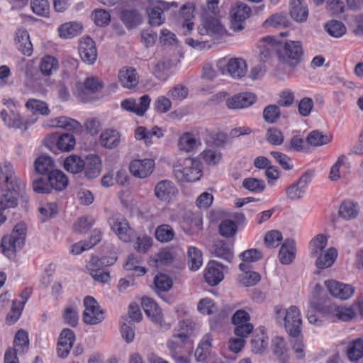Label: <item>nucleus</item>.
<instances>
[{
    "instance_id": "f257e3e1",
    "label": "nucleus",
    "mask_w": 363,
    "mask_h": 363,
    "mask_svg": "<svg viewBox=\"0 0 363 363\" xmlns=\"http://www.w3.org/2000/svg\"><path fill=\"white\" fill-rule=\"evenodd\" d=\"M21 181L16 176L13 166L7 162L0 164V211L14 208L18 206Z\"/></svg>"
},
{
    "instance_id": "f03ea898",
    "label": "nucleus",
    "mask_w": 363,
    "mask_h": 363,
    "mask_svg": "<svg viewBox=\"0 0 363 363\" xmlns=\"http://www.w3.org/2000/svg\"><path fill=\"white\" fill-rule=\"evenodd\" d=\"M67 185V175L56 168L45 177H39L33 181V189L38 194H48L53 189L61 191Z\"/></svg>"
},
{
    "instance_id": "7ed1b4c3",
    "label": "nucleus",
    "mask_w": 363,
    "mask_h": 363,
    "mask_svg": "<svg viewBox=\"0 0 363 363\" xmlns=\"http://www.w3.org/2000/svg\"><path fill=\"white\" fill-rule=\"evenodd\" d=\"M304 51L300 41L286 40L279 43L277 48L279 61L290 69L294 70L303 60Z\"/></svg>"
},
{
    "instance_id": "20e7f679",
    "label": "nucleus",
    "mask_w": 363,
    "mask_h": 363,
    "mask_svg": "<svg viewBox=\"0 0 363 363\" xmlns=\"http://www.w3.org/2000/svg\"><path fill=\"white\" fill-rule=\"evenodd\" d=\"M26 227L23 223H17L9 235L4 236L1 242L3 254L11 259L16 257L18 250L22 249L25 244Z\"/></svg>"
},
{
    "instance_id": "39448f33",
    "label": "nucleus",
    "mask_w": 363,
    "mask_h": 363,
    "mask_svg": "<svg viewBox=\"0 0 363 363\" xmlns=\"http://www.w3.org/2000/svg\"><path fill=\"white\" fill-rule=\"evenodd\" d=\"M202 164L198 159L187 157L182 163L173 166V172L178 181L194 182L202 176Z\"/></svg>"
},
{
    "instance_id": "423d86ee",
    "label": "nucleus",
    "mask_w": 363,
    "mask_h": 363,
    "mask_svg": "<svg viewBox=\"0 0 363 363\" xmlns=\"http://www.w3.org/2000/svg\"><path fill=\"white\" fill-rule=\"evenodd\" d=\"M274 318L279 323H284L287 333L296 334L298 332V325H302V320L299 309L291 306L285 310L281 305L274 307Z\"/></svg>"
},
{
    "instance_id": "0eeeda50",
    "label": "nucleus",
    "mask_w": 363,
    "mask_h": 363,
    "mask_svg": "<svg viewBox=\"0 0 363 363\" xmlns=\"http://www.w3.org/2000/svg\"><path fill=\"white\" fill-rule=\"evenodd\" d=\"M178 4L172 1L171 2L161 0H150L149 6L146 9L148 21L152 26H160L165 22L164 12L171 7L177 8Z\"/></svg>"
},
{
    "instance_id": "6e6552de",
    "label": "nucleus",
    "mask_w": 363,
    "mask_h": 363,
    "mask_svg": "<svg viewBox=\"0 0 363 363\" xmlns=\"http://www.w3.org/2000/svg\"><path fill=\"white\" fill-rule=\"evenodd\" d=\"M179 327L183 331L174 334L167 343L170 355L184 353V346L189 338V330H191L195 324L190 320H183L179 323Z\"/></svg>"
},
{
    "instance_id": "1a4fd4ad",
    "label": "nucleus",
    "mask_w": 363,
    "mask_h": 363,
    "mask_svg": "<svg viewBox=\"0 0 363 363\" xmlns=\"http://www.w3.org/2000/svg\"><path fill=\"white\" fill-rule=\"evenodd\" d=\"M216 67L222 74H228L235 79H240L247 72L246 62L242 58H222L217 62Z\"/></svg>"
},
{
    "instance_id": "9d476101",
    "label": "nucleus",
    "mask_w": 363,
    "mask_h": 363,
    "mask_svg": "<svg viewBox=\"0 0 363 363\" xmlns=\"http://www.w3.org/2000/svg\"><path fill=\"white\" fill-rule=\"evenodd\" d=\"M108 223L111 230L124 242H130L135 236V230L130 226L127 219L120 214L109 218Z\"/></svg>"
},
{
    "instance_id": "9b49d317",
    "label": "nucleus",
    "mask_w": 363,
    "mask_h": 363,
    "mask_svg": "<svg viewBox=\"0 0 363 363\" xmlns=\"http://www.w3.org/2000/svg\"><path fill=\"white\" fill-rule=\"evenodd\" d=\"M85 308L83 313V321L88 325H96L104 319V311L100 308L94 298L87 296L84 299Z\"/></svg>"
},
{
    "instance_id": "f8f14e48",
    "label": "nucleus",
    "mask_w": 363,
    "mask_h": 363,
    "mask_svg": "<svg viewBox=\"0 0 363 363\" xmlns=\"http://www.w3.org/2000/svg\"><path fill=\"white\" fill-rule=\"evenodd\" d=\"M251 13L250 8L244 3H236L230 9V28L233 31H240L245 28V21Z\"/></svg>"
},
{
    "instance_id": "ddd939ff",
    "label": "nucleus",
    "mask_w": 363,
    "mask_h": 363,
    "mask_svg": "<svg viewBox=\"0 0 363 363\" xmlns=\"http://www.w3.org/2000/svg\"><path fill=\"white\" fill-rule=\"evenodd\" d=\"M78 52L82 60L88 65H93L97 59V49L95 42L89 37L80 38Z\"/></svg>"
},
{
    "instance_id": "4468645a",
    "label": "nucleus",
    "mask_w": 363,
    "mask_h": 363,
    "mask_svg": "<svg viewBox=\"0 0 363 363\" xmlns=\"http://www.w3.org/2000/svg\"><path fill=\"white\" fill-rule=\"evenodd\" d=\"M325 284L331 296L341 300L350 298L354 292V287L352 285L333 279L325 281Z\"/></svg>"
},
{
    "instance_id": "2eb2a0df",
    "label": "nucleus",
    "mask_w": 363,
    "mask_h": 363,
    "mask_svg": "<svg viewBox=\"0 0 363 363\" xmlns=\"http://www.w3.org/2000/svg\"><path fill=\"white\" fill-rule=\"evenodd\" d=\"M0 116L5 125L9 128H21L24 130H28V127L37 121L36 118L24 119L19 113L13 111L8 113L6 110H2Z\"/></svg>"
},
{
    "instance_id": "dca6fc26",
    "label": "nucleus",
    "mask_w": 363,
    "mask_h": 363,
    "mask_svg": "<svg viewBox=\"0 0 363 363\" xmlns=\"http://www.w3.org/2000/svg\"><path fill=\"white\" fill-rule=\"evenodd\" d=\"M223 31V28L221 23L213 16L203 18L201 25L198 27V33L201 36L208 35L216 38L220 36Z\"/></svg>"
},
{
    "instance_id": "f3484780",
    "label": "nucleus",
    "mask_w": 363,
    "mask_h": 363,
    "mask_svg": "<svg viewBox=\"0 0 363 363\" xmlns=\"http://www.w3.org/2000/svg\"><path fill=\"white\" fill-rule=\"evenodd\" d=\"M154 191L160 201L169 203L175 198L177 189L172 182L165 179L156 184Z\"/></svg>"
},
{
    "instance_id": "a211bd4d",
    "label": "nucleus",
    "mask_w": 363,
    "mask_h": 363,
    "mask_svg": "<svg viewBox=\"0 0 363 363\" xmlns=\"http://www.w3.org/2000/svg\"><path fill=\"white\" fill-rule=\"evenodd\" d=\"M155 161L152 159L134 160L129 166L131 174L138 178H146L150 176L154 169Z\"/></svg>"
},
{
    "instance_id": "6ab92c4d",
    "label": "nucleus",
    "mask_w": 363,
    "mask_h": 363,
    "mask_svg": "<svg viewBox=\"0 0 363 363\" xmlns=\"http://www.w3.org/2000/svg\"><path fill=\"white\" fill-rule=\"evenodd\" d=\"M223 264L215 260H210L205 269L206 281L211 286L218 285L223 279Z\"/></svg>"
},
{
    "instance_id": "aec40b11",
    "label": "nucleus",
    "mask_w": 363,
    "mask_h": 363,
    "mask_svg": "<svg viewBox=\"0 0 363 363\" xmlns=\"http://www.w3.org/2000/svg\"><path fill=\"white\" fill-rule=\"evenodd\" d=\"M256 96L250 92L235 94L226 101L227 106L230 109H240L252 105L256 101Z\"/></svg>"
},
{
    "instance_id": "412c9836",
    "label": "nucleus",
    "mask_w": 363,
    "mask_h": 363,
    "mask_svg": "<svg viewBox=\"0 0 363 363\" xmlns=\"http://www.w3.org/2000/svg\"><path fill=\"white\" fill-rule=\"evenodd\" d=\"M118 80L123 87L133 89L139 83V75L135 68L123 67L118 72Z\"/></svg>"
},
{
    "instance_id": "4be33fe9",
    "label": "nucleus",
    "mask_w": 363,
    "mask_h": 363,
    "mask_svg": "<svg viewBox=\"0 0 363 363\" xmlns=\"http://www.w3.org/2000/svg\"><path fill=\"white\" fill-rule=\"evenodd\" d=\"M15 44L18 50L24 55L30 56L33 52V45L28 32L24 28L16 30L14 38Z\"/></svg>"
},
{
    "instance_id": "5701e85b",
    "label": "nucleus",
    "mask_w": 363,
    "mask_h": 363,
    "mask_svg": "<svg viewBox=\"0 0 363 363\" xmlns=\"http://www.w3.org/2000/svg\"><path fill=\"white\" fill-rule=\"evenodd\" d=\"M84 167L85 177L88 179L96 178L102 169L101 157L96 155H89L85 160Z\"/></svg>"
},
{
    "instance_id": "b1692460",
    "label": "nucleus",
    "mask_w": 363,
    "mask_h": 363,
    "mask_svg": "<svg viewBox=\"0 0 363 363\" xmlns=\"http://www.w3.org/2000/svg\"><path fill=\"white\" fill-rule=\"evenodd\" d=\"M50 139L55 143L57 149L62 152L71 151L76 144L74 135L70 133H55L51 135Z\"/></svg>"
},
{
    "instance_id": "393cba45",
    "label": "nucleus",
    "mask_w": 363,
    "mask_h": 363,
    "mask_svg": "<svg viewBox=\"0 0 363 363\" xmlns=\"http://www.w3.org/2000/svg\"><path fill=\"white\" fill-rule=\"evenodd\" d=\"M100 145L107 149H113L121 143V134L115 129H105L99 137Z\"/></svg>"
},
{
    "instance_id": "a878e982",
    "label": "nucleus",
    "mask_w": 363,
    "mask_h": 363,
    "mask_svg": "<svg viewBox=\"0 0 363 363\" xmlns=\"http://www.w3.org/2000/svg\"><path fill=\"white\" fill-rule=\"evenodd\" d=\"M120 18L128 30L135 28L143 22L142 15L135 9L123 10Z\"/></svg>"
},
{
    "instance_id": "bb28decb",
    "label": "nucleus",
    "mask_w": 363,
    "mask_h": 363,
    "mask_svg": "<svg viewBox=\"0 0 363 363\" xmlns=\"http://www.w3.org/2000/svg\"><path fill=\"white\" fill-rule=\"evenodd\" d=\"M279 43L272 36L264 37L259 43V55L262 61L269 58L275 51L277 54V48Z\"/></svg>"
},
{
    "instance_id": "cd10ccee",
    "label": "nucleus",
    "mask_w": 363,
    "mask_h": 363,
    "mask_svg": "<svg viewBox=\"0 0 363 363\" xmlns=\"http://www.w3.org/2000/svg\"><path fill=\"white\" fill-rule=\"evenodd\" d=\"M296 256V245L293 240L287 239L281 245L279 252V261L283 264H289Z\"/></svg>"
},
{
    "instance_id": "c85d7f7f",
    "label": "nucleus",
    "mask_w": 363,
    "mask_h": 363,
    "mask_svg": "<svg viewBox=\"0 0 363 363\" xmlns=\"http://www.w3.org/2000/svg\"><path fill=\"white\" fill-rule=\"evenodd\" d=\"M209 252L215 257L227 262H231L233 255L226 242L222 240L215 241L209 247Z\"/></svg>"
},
{
    "instance_id": "c756f323",
    "label": "nucleus",
    "mask_w": 363,
    "mask_h": 363,
    "mask_svg": "<svg viewBox=\"0 0 363 363\" xmlns=\"http://www.w3.org/2000/svg\"><path fill=\"white\" fill-rule=\"evenodd\" d=\"M34 167L40 177H45L55 169V164L51 157L41 155L35 160Z\"/></svg>"
},
{
    "instance_id": "7c9ffc66",
    "label": "nucleus",
    "mask_w": 363,
    "mask_h": 363,
    "mask_svg": "<svg viewBox=\"0 0 363 363\" xmlns=\"http://www.w3.org/2000/svg\"><path fill=\"white\" fill-rule=\"evenodd\" d=\"M339 216L344 220L354 219L359 214L358 204L350 199L344 200L339 208Z\"/></svg>"
},
{
    "instance_id": "2f4dec72",
    "label": "nucleus",
    "mask_w": 363,
    "mask_h": 363,
    "mask_svg": "<svg viewBox=\"0 0 363 363\" xmlns=\"http://www.w3.org/2000/svg\"><path fill=\"white\" fill-rule=\"evenodd\" d=\"M50 127L62 128L67 130H73L79 133L82 130V125L77 121L71 118L60 116L50 121L48 125Z\"/></svg>"
},
{
    "instance_id": "473e14b6",
    "label": "nucleus",
    "mask_w": 363,
    "mask_h": 363,
    "mask_svg": "<svg viewBox=\"0 0 363 363\" xmlns=\"http://www.w3.org/2000/svg\"><path fill=\"white\" fill-rule=\"evenodd\" d=\"M337 257V250L335 247H330L323 253H320L315 260V266L320 269L331 267Z\"/></svg>"
},
{
    "instance_id": "72a5a7b5",
    "label": "nucleus",
    "mask_w": 363,
    "mask_h": 363,
    "mask_svg": "<svg viewBox=\"0 0 363 363\" xmlns=\"http://www.w3.org/2000/svg\"><path fill=\"white\" fill-rule=\"evenodd\" d=\"M142 306L145 313L151 318L152 321L157 322L161 318V310L157 303L151 298L143 297L142 298Z\"/></svg>"
},
{
    "instance_id": "f704fd0d",
    "label": "nucleus",
    "mask_w": 363,
    "mask_h": 363,
    "mask_svg": "<svg viewBox=\"0 0 363 363\" xmlns=\"http://www.w3.org/2000/svg\"><path fill=\"white\" fill-rule=\"evenodd\" d=\"M290 14L297 22L306 21L308 16L307 5L301 0L294 1L291 4Z\"/></svg>"
},
{
    "instance_id": "c9c22d12",
    "label": "nucleus",
    "mask_w": 363,
    "mask_h": 363,
    "mask_svg": "<svg viewBox=\"0 0 363 363\" xmlns=\"http://www.w3.org/2000/svg\"><path fill=\"white\" fill-rule=\"evenodd\" d=\"M155 238L161 243H167L174 239L175 231L170 225L161 224L155 228Z\"/></svg>"
},
{
    "instance_id": "e433bc0d",
    "label": "nucleus",
    "mask_w": 363,
    "mask_h": 363,
    "mask_svg": "<svg viewBox=\"0 0 363 363\" xmlns=\"http://www.w3.org/2000/svg\"><path fill=\"white\" fill-rule=\"evenodd\" d=\"M82 26L77 22H68L58 28L59 36L62 38L69 39L77 36L81 33Z\"/></svg>"
},
{
    "instance_id": "4c0bfd02",
    "label": "nucleus",
    "mask_w": 363,
    "mask_h": 363,
    "mask_svg": "<svg viewBox=\"0 0 363 363\" xmlns=\"http://www.w3.org/2000/svg\"><path fill=\"white\" fill-rule=\"evenodd\" d=\"M290 23L287 16L281 13H275L267 18L263 23V27L265 28H286L289 26Z\"/></svg>"
},
{
    "instance_id": "58836bf2",
    "label": "nucleus",
    "mask_w": 363,
    "mask_h": 363,
    "mask_svg": "<svg viewBox=\"0 0 363 363\" xmlns=\"http://www.w3.org/2000/svg\"><path fill=\"white\" fill-rule=\"evenodd\" d=\"M85 160L76 155L68 156L64 162V168L72 174L81 172L84 167Z\"/></svg>"
},
{
    "instance_id": "ea45409f",
    "label": "nucleus",
    "mask_w": 363,
    "mask_h": 363,
    "mask_svg": "<svg viewBox=\"0 0 363 363\" xmlns=\"http://www.w3.org/2000/svg\"><path fill=\"white\" fill-rule=\"evenodd\" d=\"M58 60L51 55L44 56L39 65V69L45 76H50L54 72L58 69Z\"/></svg>"
},
{
    "instance_id": "a19ab883",
    "label": "nucleus",
    "mask_w": 363,
    "mask_h": 363,
    "mask_svg": "<svg viewBox=\"0 0 363 363\" xmlns=\"http://www.w3.org/2000/svg\"><path fill=\"white\" fill-rule=\"evenodd\" d=\"M332 140V137L327 134H324L318 130L310 132L306 137L307 143L313 147H318L329 143Z\"/></svg>"
},
{
    "instance_id": "79ce46f5",
    "label": "nucleus",
    "mask_w": 363,
    "mask_h": 363,
    "mask_svg": "<svg viewBox=\"0 0 363 363\" xmlns=\"http://www.w3.org/2000/svg\"><path fill=\"white\" fill-rule=\"evenodd\" d=\"M26 106L27 108L30 109L33 113V116L31 120L36 118V114H41L43 116H48L50 113V110L48 104L40 100H38L35 99H30L26 103Z\"/></svg>"
},
{
    "instance_id": "37998d69",
    "label": "nucleus",
    "mask_w": 363,
    "mask_h": 363,
    "mask_svg": "<svg viewBox=\"0 0 363 363\" xmlns=\"http://www.w3.org/2000/svg\"><path fill=\"white\" fill-rule=\"evenodd\" d=\"M347 355L351 362H357L363 357V340L359 338L348 345Z\"/></svg>"
},
{
    "instance_id": "c03bdc74",
    "label": "nucleus",
    "mask_w": 363,
    "mask_h": 363,
    "mask_svg": "<svg viewBox=\"0 0 363 363\" xmlns=\"http://www.w3.org/2000/svg\"><path fill=\"white\" fill-rule=\"evenodd\" d=\"M301 325H298V332L296 334L288 333L291 337L290 342L292 349L298 359H303L305 357L304 345L303 338L301 336Z\"/></svg>"
},
{
    "instance_id": "a18cd8bd",
    "label": "nucleus",
    "mask_w": 363,
    "mask_h": 363,
    "mask_svg": "<svg viewBox=\"0 0 363 363\" xmlns=\"http://www.w3.org/2000/svg\"><path fill=\"white\" fill-rule=\"evenodd\" d=\"M203 257L200 250L191 246L188 249V264L191 270L197 271L202 265Z\"/></svg>"
},
{
    "instance_id": "49530a36",
    "label": "nucleus",
    "mask_w": 363,
    "mask_h": 363,
    "mask_svg": "<svg viewBox=\"0 0 363 363\" xmlns=\"http://www.w3.org/2000/svg\"><path fill=\"white\" fill-rule=\"evenodd\" d=\"M252 351L255 353H259L264 351L268 345V337L263 329L260 333L256 334L251 340Z\"/></svg>"
},
{
    "instance_id": "de8ad7c7",
    "label": "nucleus",
    "mask_w": 363,
    "mask_h": 363,
    "mask_svg": "<svg viewBox=\"0 0 363 363\" xmlns=\"http://www.w3.org/2000/svg\"><path fill=\"white\" fill-rule=\"evenodd\" d=\"M180 16L184 18L182 22V27L186 28L189 32L193 29L194 23L191 22V18L194 17V7L190 4H184L179 11Z\"/></svg>"
},
{
    "instance_id": "09e8293b",
    "label": "nucleus",
    "mask_w": 363,
    "mask_h": 363,
    "mask_svg": "<svg viewBox=\"0 0 363 363\" xmlns=\"http://www.w3.org/2000/svg\"><path fill=\"white\" fill-rule=\"evenodd\" d=\"M325 30L332 37L340 38L346 31L345 25L340 21H329L325 26Z\"/></svg>"
},
{
    "instance_id": "8fccbe9b",
    "label": "nucleus",
    "mask_w": 363,
    "mask_h": 363,
    "mask_svg": "<svg viewBox=\"0 0 363 363\" xmlns=\"http://www.w3.org/2000/svg\"><path fill=\"white\" fill-rule=\"evenodd\" d=\"M280 116L281 111L278 105L270 104L267 106L263 110V119L269 124L277 122Z\"/></svg>"
},
{
    "instance_id": "3c124183",
    "label": "nucleus",
    "mask_w": 363,
    "mask_h": 363,
    "mask_svg": "<svg viewBox=\"0 0 363 363\" xmlns=\"http://www.w3.org/2000/svg\"><path fill=\"white\" fill-rule=\"evenodd\" d=\"M327 237L323 234H318L310 242L311 254L315 256L319 254L326 247Z\"/></svg>"
},
{
    "instance_id": "603ef678",
    "label": "nucleus",
    "mask_w": 363,
    "mask_h": 363,
    "mask_svg": "<svg viewBox=\"0 0 363 363\" xmlns=\"http://www.w3.org/2000/svg\"><path fill=\"white\" fill-rule=\"evenodd\" d=\"M242 186L250 191L260 193L265 189L266 185L262 179L249 177L242 181Z\"/></svg>"
},
{
    "instance_id": "864d4df0",
    "label": "nucleus",
    "mask_w": 363,
    "mask_h": 363,
    "mask_svg": "<svg viewBox=\"0 0 363 363\" xmlns=\"http://www.w3.org/2000/svg\"><path fill=\"white\" fill-rule=\"evenodd\" d=\"M94 267H96V264L94 260H91L89 264L91 277L99 282L108 283L110 279L109 272L99 268H94Z\"/></svg>"
},
{
    "instance_id": "5fc2aeb1",
    "label": "nucleus",
    "mask_w": 363,
    "mask_h": 363,
    "mask_svg": "<svg viewBox=\"0 0 363 363\" xmlns=\"http://www.w3.org/2000/svg\"><path fill=\"white\" fill-rule=\"evenodd\" d=\"M238 230L236 223L230 219L223 220L219 225V233L225 238H230L235 235Z\"/></svg>"
},
{
    "instance_id": "6e6d98bb",
    "label": "nucleus",
    "mask_w": 363,
    "mask_h": 363,
    "mask_svg": "<svg viewBox=\"0 0 363 363\" xmlns=\"http://www.w3.org/2000/svg\"><path fill=\"white\" fill-rule=\"evenodd\" d=\"M196 145V140L194 135L189 133H184L179 140V147L185 152L193 150Z\"/></svg>"
},
{
    "instance_id": "4d7b16f0",
    "label": "nucleus",
    "mask_w": 363,
    "mask_h": 363,
    "mask_svg": "<svg viewBox=\"0 0 363 363\" xmlns=\"http://www.w3.org/2000/svg\"><path fill=\"white\" fill-rule=\"evenodd\" d=\"M94 223L95 220L92 216H84L78 218L73 228L76 232L84 233L89 230Z\"/></svg>"
},
{
    "instance_id": "13d9d810",
    "label": "nucleus",
    "mask_w": 363,
    "mask_h": 363,
    "mask_svg": "<svg viewBox=\"0 0 363 363\" xmlns=\"http://www.w3.org/2000/svg\"><path fill=\"white\" fill-rule=\"evenodd\" d=\"M13 344L16 350L24 352L28 347L29 340L28 333L23 330H18L15 335Z\"/></svg>"
},
{
    "instance_id": "bf43d9fd",
    "label": "nucleus",
    "mask_w": 363,
    "mask_h": 363,
    "mask_svg": "<svg viewBox=\"0 0 363 363\" xmlns=\"http://www.w3.org/2000/svg\"><path fill=\"white\" fill-rule=\"evenodd\" d=\"M270 155L283 169L289 171L293 169L294 164L292 160L286 154L278 151H272Z\"/></svg>"
},
{
    "instance_id": "052dcab7",
    "label": "nucleus",
    "mask_w": 363,
    "mask_h": 363,
    "mask_svg": "<svg viewBox=\"0 0 363 363\" xmlns=\"http://www.w3.org/2000/svg\"><path fill=\"white\" fill-rule=\"evenodd\" d=\"M282 240V235L278 230L268 231L264 236V242L267 247L274 248L279 245Z\"/></svg>"
},
{
    "instance_id": "680f3d73",
    "label": "nucleus",
    "mask_w": 363,
    "mask_h": 363,
    "mask_svg": "<svg viewBox=\"0 0 363 363\" xmlns=\"http://www.w3.org/2000/svg\"><path fill=\"white\" fill-rule=\"evenodd\" d=\"M154 283L157 289L162 291H169L172 286V281L169 277L160 274L155 277Z\"/></svg>"
},
{
    "instance_id": "e2e57ef3",
    "label": "nucleus",
    "mask_w": 363,
    "mask_h": 363,
    "mask_svg": "<svg viewBox=\"0 0 363 363\" xmlns=\"http://www.w3.org/2000/svg\"><path fill=\"white\" fill-rule=\"evenodd\" d=\"M267 141L273 145H279L284 142L282 132L276 128H269L266 133Z\"/></svg>"
},
{
    "instance_id": "0e129e2a",
    "label": "nucleus",
    "mask_w": 363,
    "mask_h": 363,
    "mask_svg": "<svg viewBox=\"0 0 363 363\" xmlns=\"http://www.w3.org/2000/svg\"><path fill=\"white\" fill-rule=\"evenodd\" d=\"M93 20L98 26H105L111 21L110 13L104 9H96L92 14Z\"/></svg>"
},
{
    "instance_id": "69168bd1",
    "label": "nucleus",
    "mask_w": 363,
    "mask_h": 363,
    "mask_svg": "<svg viewBox=\"0 0 363 363\" xmlns=\"http://www.w3.org/2000/svg\"><path fill=\"white\" fill-rule=\"evenodd\" d=\"M31 8L33 11L39 16H45L50 10V5L48 0H31Z\"/></svg>"
},
{
    "instance_id": "338daca9",
    "label": "nucleus",
    "mask_w": 363,
    "mask_h": 363,
    "mask_svg": "<svg viewBox=\"0 0 363 363\" xmlns=\"http://www.w3.org/2000/svg\"><path fill=\"white\" fill-rule=\"evenodd\" d=\"M134 324L132 321L128 323H122L121 325V333L122 337L127 343H130L133 341L135 337Z\"/></svg>"
},
{
    "instance_id": "774afa93",
    "label": "nucleus",
    "mask_w": 363,
    "mask_h": 363,
    "mask_svg": "<svg viewBox=\"0 0 363 363\" xmlns=\"http://www.w3.org/2000/svg\"><path fill=\"white\" fill-rule=\"evenodd\" d=\"M153 106L157 112L164 113L171 109L172 102L167 97L160 96L155 99Z\"/></svg>"
}]
</instances>
